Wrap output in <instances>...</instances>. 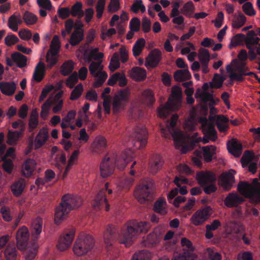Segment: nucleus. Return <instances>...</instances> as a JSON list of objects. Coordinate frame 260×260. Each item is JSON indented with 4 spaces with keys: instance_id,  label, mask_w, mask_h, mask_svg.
Returning <instances> with one entry per match:
<instances>
[{
    "instance_id": "nucleus-22",
    "label": "nucleus",
    "mask_w": 260,
    "mask_h": 260,
    "mask_svg": "<svg viewBox=\"0 0 260 260\" xmlns=\"http://www.w3.org/2000/svg\"><path fill=\"white\" fill-rule=\"evenodd\" d=\"M236 70L238 73H232L229 77L232 80H235V81L241 82L243 81L244 78L243 76H246V73L249 70L248 67H246V63L242 62L237 66Z\"/></svg>"
},
{
    "instance_id": "nucleus-47",
    "label": "nucleus",
    "mask_w": 260,
    "mask_h": 260,
    "mask_svg": "<svg viewBox=\"0 0 260 260\" xmlns=\"http://www.w3.org/2000/svg\"><path fill=\"white\" fill-rule=\"evenodd\" d=\"M74 68V62L72 60H68L61 65L60 73L64 76H68L72 72Z\"/></svg>"
},
{
    "instance_id": "nucleus-52",
    "label": "nucleus",
    "mask_w": 260,
    "mask_h": 260,
    "mask_svg": "<svg viewBox=\"0 0 260 260\" xmlns=\"http://www.w3.org/2000/svg\"><path fill=\"white\" fill-rule=\"evenodd\" d=\"M224 79L219 74H215L212 79V82H210V86L212 88L218 89L222 87Z\"/></svg>"
},
{
    "instance_id": "nucleus-27",
    "label": "nucleus",
    "mask_w": 260,
    "mask_h": 260,
    "mask_svg": "<svg viewBox=\"0 0 260 260\" xmlns=\"http://www.w3.org/2000/svg\"><path fill=\"white\" fill-rule=\"evenodd\" d=\"M23 21L20 14L18 13H14L11 15L8 21V26L14 31H17L18 26L22 23Z\"/></svg>"
},
{
    "instance_id": "nucleus-54",
    "label": "nucleus",
    "mask_w": 260,
    "mask_h": 260,
    "mask_svg": "<svg viewBox=\"0 0 260 260\" xmlns=\"http://www.w3.org/2000/svg\"><path fill=\"white\" fill-rule=\"evenodd\" d=\"M199 59L201 63H209L210 53L208 49L201 48L199 50Z\"/></svg>"
},
{
    "instance_id": "nucleus-33",
    "label": "nucleus",
    "mask_w": 260,
    "mask_h": 260,
    "mask_svg": "<svg viewBox=\"0 0 260 260\" xmlns=\"http://www.w3.org/2000/svg\"><path fill=\"white\" fill-rule=\"evenodd\" d=\"M221 226V223L218 219H214L211 223L206 225L205 237L208 239H211L213 237L212 231L217 230Z\"/></svg>"
},
{
    "instance_id": "nucleus-31",
    "label": "nucleus",
    "mask_w": 260,
    "mask_h": 260,
    "mask_svg": "<svg viewBox=\"0 0 260 260\" xmlns=\"http://www.w3.org/2000/svg\"><path fill=\"white\" fill-rule=\"evenodd\" d=\"M234 182V176L231 173H227L221 177L220 184L225 191H229L233 187Z\"/></svg>"
},
{
    "instance_id": "nucleus-62",
    "label": "nucleus",
    "mask_w": 260,
    "mask_h": 260,
    "mask_svg": "<svg viewBox=\"0 0 260 260\" xmlns=\"http://www.w3.org/2000/svg\"><path fill=\"white\" fill-rule=\"evenodd\" d=\"M78 75L76 72H74L69 76L66 81V85L70 88H73L78 81Z\"/></svg>"
},
{
    "instance_id": "nucleus-28",
    "label": "nucleus",
    "mask_w": 260,
    "mask_h": 260,
    "mask_svg": "<svg viewBox=\"0 0 260 260\" xmlns=\"http://www.w3.org/2000/svg\"><path fill=\"white\" fill-rule=\"evenodd\" d=\"M36 162L31 158L26 159L22 165V173L25 177H29L32 175L36 168Z\"/></svg>"
},
{
    "instance_id": "nucleus-55",
    "label": "nucleus",
    "mask_w": 260,
    "mask_h": 260,
    "mask_svg": "<svg viewBox=\"0 0 260 260\" xmlns=\"http://www.w3.org/2000/svg\"><path fill=\"white\" fill-rule=\"evenodd\" d=\"M142 96L149 105H152L155 102V99L152 91L146 89L142 92Z\"/></svg>"
},
{
    "instance_id": "nucleus-5",
    "label": "nucleus",
    "mask_w": 260,
    "mask_h": 260,
    "mask_svg": "<svg viewBox=\"0 0 260 260\" xmlns=\"http://www.w3.org/2000/svg\"><path fill=\"white\" fill-rule=\"evenodd\" d=\"M82 203V200L80 197L69 194L64 195L55 210V223L59 224L67 218L71 210L79 208Z\"/></svg>"
},
{
    "instance_id": "nucleus-10",
    "label": "nucleus",
    "mask_w": 260,
    "mask_h": 260,
    "mask_svg": "<svg viewBox=\"0 0 260 260\" xmlns=\"http://www.w3.org/2000/svg\"><path fill=\"white\" fill-rule=\"evenodd\" d=\"M172 97L169 98L166 104L161 105L157 109L158 115L162 118H166L171 112L176 109V102H180L182 98L181 88L178 86L172 88Z\"/></svg>"
},
{
    "instance_id": "nucleus-9",
    "label": "nucleus",
    "mask_w": 260,
    "mask_h": 260,
    "mask_svg": "<svg viewBox=\"0 0 260 260\" xmlns=\"http://www.w3.org/2000/svg\"><path fill=\"white\" fill-rule=\"evenodd\" d=\"M29 237L28 230L26 228L23 227L19 229L16 237L17 245L18 248L20 250H26V260H32L36 257L38 250L37 248H27Z\"/></svg>"
},
{
    "instance_id": "nucleus-49",
    "label": "nucleus",
    "mask_w": 260,
    "mask_h": 260,
    "mask_svg": "<svg viewBox=\"0 0 260 260\" xmlns=\"http://www.w3.org/2000/svg\"><path fill=\"white\" fill-rule=\"evenodd\" d=\"M182 246L183 247L181 252H190V256H192L193 250L192 243L190 240L186 238H182L181 240Z\"/></svg>"
},
{
    "instance_id": "nucleus-42",
    "label": "nucleus",
    "mask_w": 260,
    "mask_h": 260,
    "mask_svg": "<svg viewBox=\"0 0 260 260\" xmlns=\"http://www.w3.org/2000/svg\"><path fill=\"white\" fill-rule=\"evenodd\" d=\"M24 179H20L12 184L11 189L14 196L19 197L22 193L24 188Z\"/></svg>"
},
{
    "instance_id": "nucleus-1",
    "label": "nucleus",
    "mask_w": 260,
    "mask_h": 260,
    "mask_svg": "<svg viewBox=\"0 0 260 260\" xmlns=\"http://www.w3.org/2000/svg\"><path fill=\"white\" fill-rule=\"evenodd\" d=\"M150 227L148 222H138L132 220L128 222L122 229L120 234L117 226L108 225L104 234V239L107 246L112 245V242L118 240L119 242L129 246L134 238L140 233H146Z\"/></svg>"
},
{
    "instance_id": "nucleus-13",
    "label": "nucleus",
    "mask_w": 260,
    "mask_h": 260,
    "mask_svg": "<svg viewBox=\"0 0 260 260\" xmlns=\"http://www.w3.org/2000/svg\"><path fill=\"white\" fill-rule=\"evenodd\" d=\"M212 213V208L210 206L201 208L193 214L190 221L195 226L201 225L209 218Z\"/></svg>"
},
{
    "instance_id": "nucleus-6",
    "label": "nucleus",
    "mask_w": 260,
    "mask_h": 260,
    "mask_svg": "<svg viewBox=\"0 0 260 260\" xmlns=\"http://www.w3.org/2000/svg\"><path fill=\"white\" fill-rule=\"evenodd\" d=\"M154 189V181L150 178H145L137 187L135 196L138 202L142 204L146 201H151L153 199Z\"/></svg>"
},
{
    "instance_id": "nucleus-30",
    "label": "nucleus",
    "mask_w": 260,
    "mask_h": 260,
    "mask_svg": "<svg viewBox=\"0 0 260 260\" xmlns=\"http://www.w3.org/2000/svg\"><path fill=\"white\" fill-rule=\"evenodd\" d=\"M16 89V84L13 81L0 82V90L5 95H12L15 93Z\"/></svg>"
},
{
    "instance_id": "nucleus-60",
    "label": "nucleus",
    "mask_w": 260,
    "mask_h": 260,
    "mask_svg": "<svg viewBox=\"0 0 260 260\" xmlns=\"http://www.w3.org/2000/svg\"><path fill=\"white\" fill-rule=\"evenodd\" d=\"M193 9V4L192 2L190 1L184 4L183 8L181 9V12L184 15L190 17Z\"/></svg>"
},
{
    "instance_id": "nucleus-46",
    "label": "nucleus",
    "mask_w": 260,
    "mask_h": 260,
    "mask_svg": "<svg viewBox=\"0 0 260 260\" xmlns=\"http://www.w3.org/2000/svg\"><path fill=\"white\" fill-rule=\"evenodd\" d=\"M145 45V40L143 38L139 39L135 43L133 47V52L134 56L139 55L142 52Z\"/></svg>"
},
{
    "instance_id": "nucleus-2",
    "label": "nucleus",
    "mask_w": 260,
    "mask_h": 260,
    "mask_svg": "<svg viewBox=\"0 0 260 260\" xmlns=\"http://www.w3.org/2000/svg\"><path fill=\"white\" fill-rule=\"evenodd\" d=\"M134 157L133 151L126 149L122 151L120 155L115 154L112 158L105 157L100 165L101 175L103 178H106L111 175L116 166L119 170H122L127 164L132 161Z\"/></svg>"
},
{
    "instance_id": "nucleus-44",
    "label": "nucleus",
    "mask_w": 260,
    "mask_h": 260,
    "mask_svg": "<svg viewBox=\"0 0 260 260\" xmlns=\"http://www.w3.org/2000/svg\"><path fill=\"white\" fill-rule=\"evenodd\" d=\"M6 260H16L17 256V251L14 245H8L4 252Z\"/></svg>"
},
{
    "instance_id": "nucleus-18",
    "label": "nucleus",
    "mask_w": 260,
    "mask_h": 260,
    "mask_svg": "<svg viewBox=\"0 0 260 260\" xmlns=\"http://www.w3.org/2000/svg\"><path fill=\"white\" fill-rule=\"evenodd\" d=\"M161 59V52L157 49L152 50L146 58L145 66L147 69L156 67Z\"/></svg>"
},
{
    "instance_id": "nucleus-29",
    "label": "nucleus",
    "mask_w": 260,
    "mask_h": 260,
    "mask_svg": "<svg viewBox=\"0 0 260 260\" xmlns=\"http://www.w3.org/2000/svg\"><path fill=\"white\" fill-rule=\"evenodd\" d=\"M106 146L107 141L106 139L102 136H98L95 138L91 144V148L93 152L100 153L104 150Z\"/></svg>"
},
{
    "instance_id": "nucleus-15",
    "label": "nucleus",
    "mask_w": 260,
    "mask_h": 260,
    "mask_svg": "<svg viewBox=\"0 0 260 260\" xmlns=\"http://www.w3.org/2000/svg\"><path fill=\"white\" fill-rule=\"evenodd\" d=\"M75 232L74 229L71 228L65 231L60 236L57 246L59 250L63 251L69 248L73 242Z\"/></svg>"
},
{
    "instance_id": "nucleus-56",
    "label": "nucleus",
    "mask_w": 260,
    "mask_h": 260,
    "mask_svg": "<svg viewBox=\"0 0 260 260\" xmlns=\"http://www.w3.org/2000/svg\"><path fill=\"white\" fill-rule=\"evenodd\" d=\"M142 96L149 105H152L155 102V99L152 91L146 89L142 92Z\"/></svg>"
},
{
    "instance_id": "nucleus-41",
    "label": "nucleus",
    "mask_w": 260,
    "mask_h": 260,
    "mask_svg": "<svg viewBox=\"0 0 260 260\" xmlns=\"http://www.w3.org/2000/svg\"><path fill=\"white\" fill-rule=\"evenodd\" d=\"M163 162L159 156H156L149 163V169L151 173L155 174L160 170Z\"/></svg>"
},
{
    "instance_id": "nucleus-3",
    "label": "nucleus",
    "mask_w": 260,
    "mask_h": 260,
    "mask_svg": "<svg viewBox=\"0 0 260 260\" xmlns=\"http://www.w3.org/2000/svg\"><path fill=\"white\" fill-rule=\"evenodd\" d=\"M178 118L177 115L173 116L171 118L170 125L173 128L172 136L176 148L180 149L182 154H185L188 151L192 150L200 142L201 139L196 137L190 138L188 136L184 134L182 131L175 129Z\"/></svg>"
},
{
    "instance_id": "nucleus-59",
    "label": "nucleus",
    "mask_w": 260,
    "mask_h": 260,
    "mask_svg": "<svg viewBox=\"0 0 260 260\" xmlns=\"http://www.w3.org/2000/svg\"><path fill=\"white\" fill-rule=\"evenodd\" d=\"M106 0H98L96 5V17L100 19L103 14L105 8Z\"/></svg>"
},
{
    "instance_id": "nucleus-17",
    "label": "nucleus",
    "mask_w": 260,
    "mask_h": 260,
    "mask_svg": "<svg viewBox=\"0 0 260 260\" xmlns=\"http://www.w3.org/2000/svg\"><path fill=\"white\" fill-rule=\"evenodd\" d=\"M254 157V153L252 151L246 150L244 152L241 159L242 167L244 168H248L249 172L253 174L256 172L257 168V164L252 162Z\"/></svg>"
},
{
    "instance_id": "nucleus-50",
    "label": "nucleus",
    "mask_w": 260,
    "mask_h": 260,
    "mask_svg": "<svg viewBox=\"0 0 260 260\" xmlns=\"http://www.w3.org/2000/svg\"><path fill=\"white\" fill-rule=\"evenodd\" d=\"M131 10L135 13H138L140 10L141 13H143L146 11V8L142 0H135L131 7Z\"/></svg>"
},
{
    "instance_id": "nucleus-58",
    "label": "nucleus",
    "mask_w": 260,
    "mask_h": 260,
    "mask_svg": "<svg viewBox=\"0 0 260 260\" xmlns=\"http://www.w3.org/2000/svg\"><path fill=\"white\" fill-rule=\"evenodd\" d=\"M119 56L118 53H114L111 59L109 68L111 70L114 71L119 67Z\"/></svg>"
},
{
    "instance_id": "nucleus-43",
    "label": "nucleus",
    "mask_w": 260,
    "mask_h": 260,
    "mask_svg": "<svg viewBox=\"0 0 260 260\" xmlns=\"http://www.w3.org/2000/svg\"><path fill=\"white\" fill-rule=\"evenodd\" d=\"M229 121V119L225 116L220 115L217 116V127L219 132H225L228 128V126L226 125Z\"/></svg>"
},
{
    "instance_id": "nucleus-11",
    "label": "nucleus",
    "mask_w": 260,
    "mask_h": 260,
    "mask_svg": "<svg viewBox=\"0 0 260 260\" xmlns=\"http://www.w3.org/2000/svg\"><path fill=\"white\" fill-rule=\"evenodd\" d=\"M198 180L203 190L207 194L215 192L217 188L215 185L216 177L214 174L210 172L200 173L197 175Z\"/></svg>"
},
{
    "instance_id": "nucleus-23",
    "label": "nucleus",
    "mask_w": 260,
    "mask_h": 260,
    "mask_svg": "<svg viewBox=\"0 0 260 260\" xmlns=\"http://www.w3.org/2000/svg\"><path fill=\"white\" fill-rule=\"evenodd\" d=\"M48 132L46 127L42 128L35 140V149H38L43 146L48 140Z\"/></svg>"
},
{
    "instance_id": "nucleus-19",
    "label": "nucleus",
    "mask_w": 260,
    "mask_h": 260,
    "mask_svg": "<svg viewBox=\"0 0 260 260\" xmlns=\"http://www.w3.org/2000/svg\"><path fill=\"white\" fill-rule=\"evenodd\" d=\"M195 96L196 98H199L203 103L209 102L210 113L216 110L213 106L217 104V102L214 99L212 94L208 92L201 91L198 89L196 91Z\"/></svg>"
},
{
    "instance_id": "nucleus-24",
    "label": "nucleus",
    "mask_w": 260,
    "mask_h": 260,
    "mask_svg": "<svg viewBox=\"0 0 260 260\" xmlns=\"http://www.w3.org/2000/svg\"><path fill=\"white\" fill-rule=\"evenodd\" d=\"M227 149L229 152L238 157L242 153V145L236 139H233L227 143Z\"/></svg>"
},
{
    "instance_id": "nucleus-39",
    "label": "nucleus",
    "mask_w": 260,
    "mask_h": 260,
    "mask_svg": "<svg viewBox=\"0 0 260 260\" xmlns=\"http://www.w3.org/2000/svg\"><path fill=\"white\" fill-rule=\"evenodd\" d=\"M191 77V74L187 69L178 70L174 74V79L178 82L189 80Z\"/></svg>"
},
{
    "instance_id": "nucleus-20",
    "label": "nucleus",
    "mask_w": 260,
    "mask_h": 260,
    "mask_svg": "<svg viewBox=\"0 0 260 260\" xmlns=\"http://www.w3.org/2000/svg\"><path fill=\"white\" fill-rule=\"evenodd\" d=\"M244 201V199L236 192L228 194L224 200L225 205L229 208L237 207Z\"/></svg>"
},
{
    "instance_id": "nucleus-16",
    "label": "nucleus",
    "mask_w": 260,
    "mask_h": 260,
    "mask_svg": "<svg viewBox=\"0 0 260 260\" xmlns=\"http://www.w3.org/2000/svg\"><path fill=\"white\" fill-rule=\"evenodd\" d=\"M109 183L106 182L105 184V188L100 190L96 194L92 206L95 209H101L105 207L107 211L110 209V205L108 203L107 199L106 198V191L108 190Z\"/></svg>"
},
{
    "instance_id": "nucleus-61",
    "label": "nucleus",
    "mask_w": 260,
    "mask_h": 260,
    "mask_svg": "<svg viewBox=\"0 0 260 260\" xmlns=\"http://www.w3.org/2000/svg\"><path fill=\"white\" fill-rule=\"evenodd\" d=\"M51 106V102L49 100H47L42 106L41 117L43 119H45L47 117L49 110Z\"/></svg>"
},
{
    "instance_id": "nucleus-40",
    "label": "nucleus",
    "mask_w": 260,
    "mask_h": 260,
    "mask_svg": "<svg viewBox=\"0 0 260 260\" xmlns=\"http://www.w3.org/2000/svg\"><path fill=\"white\" fill-rule=\"evenodd\" d=\"M166 206L167 204L165 200L160 199L154 203L153 209L155 212L164 215L167 213Z\"/></svg>"
},
{
    "instance_id": "nucleus-25",
    "label": "nucleus",
    "mask_w": 260,
    "mask_h": 260,
    "mask_svg": "<svg viewBox=\"0 0 260 260\" xmlns=\"http://www.w3.org/2000/svg\"><path fill=\"white\" fill-rule=\"evenodd\" d=\"M131 78L137 81H143L146 77V71L145 69L138 67H133L129 71Z\"/></svg>"
},
{
    "instance_id": "nucleus-21",
    "label": "nucleus",
    "mask_w": 260,
    "mask_h": 260,
    "mask_svg": "<svg viewBox=\"0 0 260 260\" xmlns=\"http://www.w3.org/2000/svg\"><path fill=\"white\" fill-rule=\"evenodd\" d=\"M43 220L40 217L32 220L30 228L32 240H37L42 231Z\"/></svg>"
},
{
    "instance_id": "nucleus-45",
    "label": "nucleus",
    "mask_w": 260,
    "mask_h": 260,
    "mask_svg": "<svg viewBox=\"0 0 260 260\" xmlns=\"http://www.w3.org/2000/svg\"><path fill=\"white\" fill-rule=\"evenodd\" d=\"M151 253L147 250H141L136 251L133 255L131 260H150Z\"/></svg>"
},
{
    "instance_id": "nucleus-12",
    "label": "nucleus",
    "mask_w": 260,
    "mask_h": 260,
    "mask_svg": "<svg viewBox=\"0 0 260 260\" xmlns=\"http://www.w3.org/2000/svg\"><path fill=\"white\" fill-rule=\"evenodd\" d=\"M133 146L136 149H142L147 143V132L143 125L137 126L131 136Z\"/></svg>"
},
{
    "instance_id": "nucleus-32",
    "label": "nucleus",
    "mask_w": 260,
    "mask_h": 260,
    "mask_svg": "<svg viewBox=\"0 0 260 260\" xmlns=\"http://www.w3.org/2000/svg\"><path fill=\"white\" fill-rule=\"evenodd\" d=\"M84 33L82 28H75L71 35L70 43L73 46L79 44L83 39Z\"/></svg>"
},
{
    "instance_id": "nucleus-36",
    "label": "nucleus",
    "mask_w": 260,
    "mask_h": 260,
    "mask_svg": "<svg viewBox=\"0 0 260 260\" xmlns=\"http://www.w3.org/2000/svg\"><path fill=\"white\" fill-rule=\"evenodd\" d=\"M202 150L204 160L207 162L211 161L216 154V147L213 145L206 146L202 147Z\"/></svg>"
},
{
    "instance_id": "nucleus-8",
    "label": "nucleus",
    "mask_w": 260,
    "mask_h": 260,
    "mask_svg": "<svg viewBox=\"0 0 260 260\" xmlns=\"http://www.w3.org/2000/svg\"><path fill=\"white\" fill-rule=\"evenodd\" d=\"M238 190L252 202L258 204L260 202V183L257 178H254L252 185L246 181H241L238 185Z\"/></svg>"
},
{
    "instance_id": "nucleus-4",
    "label": "nucleus",
    "mask_w": 260,
    "mask_h": 260,
    "mask_svg": "<svg viewBox=\"0 0 260 260\" xmlns=\"http://www.w3.org/2000/svg\"><path fill=\"white\" fill-rule=\"evenodd\" d=\"M98 48L91 50L88 55V61L89 62L92 59L99 60L98 62L92 61L89 65V70L90 74L95 78L93 85L95 87L101 86L108 77L106 72L103 71V66L101 60L104 57V54L98 52Z\"/></svg>"
},
{
    "instance_id": "nucleus-57",
    "label": "nucleus",
    "mask_w": 260,
    "mask_h": 260,
    "mask_svg": "<svg viewBox=\"0 0 260 260\" xmlns=\"http://www.w3.org/2000/svg\"><path fill=\"white\" fill-rule=\"evenodd\" d=\"M2 160L3 161L2 165L3 169L8 174H11L14 168V165L12 160L11 159H6L5 158V157H4Z\"/></svg>"
},
{
    "instance_id": "nucleus-38",
    "label": "nucleus",
    "mask_w": 260,
    "mask_h": 260,
    "mask_svg": "<svg viewBox=\"0 0 260 260\" xmlns=\"http://www.w3.org/2000/svg\"><path fill=\"white\" fill-rule=\"evenodd\" d=\"M24 128H21L20 131H12L9 130L8 134L7 143L10 145H15L22 135Z\"/></svg>"
},
{
    "instance_id": "nucleus-51",
    "label": "nucleus",
    "mask_w": 260,
    "mask_h": 260,
    "mask_svg": "<svg viewBox=\"0 0 260 260\" xmlns=\"http://www.w3.org/2000/svg\"><path fill=\"white\" fill-rule=\"evenodd\" d=\"M23 19L27 25H32L37 22L38 18L34 14L26 11L23 14Z\"/></svg>"
},
{
    "instance_id": "nucleus-35",
    "label": "nucleus",
    "mask_w": 260,
    "mask_h": 260,
    "mask_svg": "<svg viewBox=\"0 0 260 260\" xmlns=\"http://www.w3.org/2000/svg\"><path fill=\"white\" fill-rule=\"evenodd\" d=\"M12 59L19 68H23L27 65V57L19 52H15L11 54Z\"/></svg>"
},
{
    "instance_id": "nucleus-14",
    "label": "nucleus",
    "mask_w": 260,
    "mask_h": 260,
    "mask_svg": "<svg viewBox=\"0 0 260 260\" xmlns=\"http://www.w3.org/2000/svg\"><path fill=\"white\" fill-rule=\"evenodd\" d=\"M129 92L126 89L121 90L115 95L113 99L112 109L114 114H117L121 110L124 109L128 101Z\"/></svg>"
},
{
    "instance_id": "nucleus-26",
    "label": "nucleus",
    "mask_w": 260,
    "mask_h": 260,
    "mask_svg": "<svg viewBox=\"0 0 260 260\" xmlns=\"http://www.w3.org/2000/svg\"><path fill=\"white\" fill-rule=\"evenodd\" d=\"M241 40H247L249 44L252 45L259 44L260 39L258 37L253 38H246V36L243 34H238L236 35L231 41V45L236 46L241 42Z\"/></svg>"
},
{
    "instance_id": "nucleus-53",
    "label": "nucleus",
    "mask_w": 260,
    "mask_h": 260,
    "mask_svg": "<svg viewBox=\"0 0 260 260\" xmlns=\"http://www.w3.org/2000/svg\"><path fill=\"white\" fill-rule=\"evenodd\" d=\"M83 91V87L81 83L78 84L71 93L70 99L72 101L77 100Z\"/></svg>"
},
{
    "instance_id": "nucleus-63",
    "label": "nucleus",
    "mask_w": 260,
    "mask_h": 260,
    "mask_svg": "<svg viewBox=\"0 0 260 260\" xmlns=\"http://www.w3.org/2000/svg\"><path fill=\"white\" fill-rule=\"evenodd\" d=\"M58 16L62 19L68 18L71 15L70 8L67 7H59L57 10Z\"/></svg>"
},
{
    "instance_id": "nucleus-7",
    "label": "nucleus",
    "mask_w": 260,
    "mask_h": 260,
    "mask_svg": "<svg viewBox=\"0 0 260 260\" xmlns=\"http://www.w3.org/2000/svg\"><path fill=\"white\" fill-rule=\"evenodd\" d=\"M94 246V240L92 235L81 233L74 244L73 251L77 256H83L90 252Z\"/></svg>"
},
{
    "instance_id": "nucleus-64",
    "label": "nucleus",
    "mask_w": 260,
    "mask_h": 260,
    "mask_svg": "<svg viewBox=\"0 0 260 260\" xmlns=\"http://www.w3.org/2000/svg\"><path fill=\"white\" fill-rule=\"evenodd\" d=\"M190 252H180L175 254L172 260H192Z\"/></svg>"
},
{
    "instance_id": "nucleus-37",
    "label": "nucleus",
    "mask_w": 260,
    "mask_h": 260,
    "mask_svg": "<svg viewBox=\"0 0 260 260\" xmlns=\"http://www.w3.org/2000/svg\"><path fill=\"white\" fill-rule=\"evenodd\" d=\"M71 16L77 17L80 19L84 16V11L83 10V5L80 2H76L70 9Z\"/></svg>"
},
{
    "instance_id": "nucleus-34",
    "label": "nucleus",
    "mask_w": 260,
    "mask_h": 260,
    "mask_svg": "<svg viewBox=\"0 0 260 260\" xmlns=\"http://www.w3.org/2000/svg\"><path fill=\"white\" fill-rule=\"evenodd\" d=\"M45 66L43 62L40 61L36 67L32 79L37 82H41L44 76Z\"/></svg>"
},
{
    "instance_id": "nucleus-48",
    "label": "nucleus",
    "mask_w": 260,
    "mask_h": 260,
    "mask_svg": "<svg viewBox=\"0 0 260 260\" xmlns=\"http://www.w3.org/2000/svg\"><path fill=\"white\" fill-rule=\"evenodd\" d=\"M246 21V17L242 13L238 16H235L232 21V26L235 28H239L244 25Z\"/></svg>"
}]
</instances>
